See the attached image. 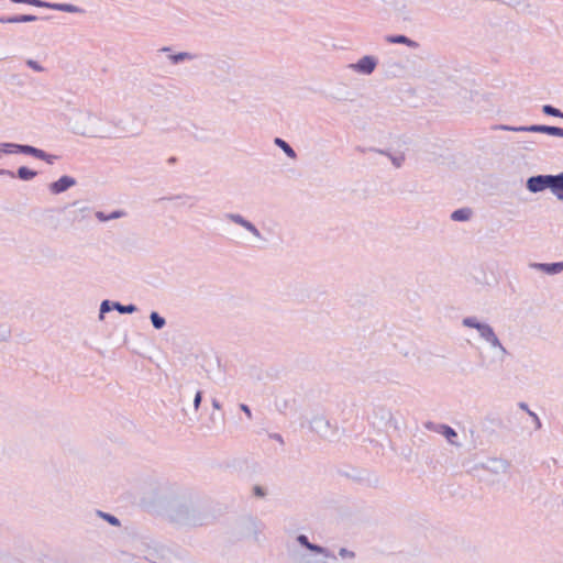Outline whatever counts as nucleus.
<instances>
[{"mask_svg": "<svg viewBox=\"0 0 563 563\" xmlns=\"http://www.w3.org/2000/svg\"><path fill=\"white\" fill-rule=\"evenodd\" d=\"M170 521L190 527L208 526L214 516L205 503L184 499L172 504L167 510Z\"/></svg>", "mask_w": 563, "mask_h": 563, "instance_id": "f257e3e1", "label": "nucleus"}, {"mask_svg": "<svg viewBox=\"0 0 563 563\" xmlns=\"http://www.w3.org/2000/svg\"><path fill=\"white\" fill-rule=\"evenodd\" d=\"M368 151L369 152H375V153H378V154H382V155H385L389 158V155H391V152L389 150H380V148H376V147H368Z\"/></svg>", "mask_w": 563, "mask_h": 563, "instance_id": "c03bdc74", "label": "nucleus"}, {"mask_svg": "<svg viewBox=\"0 0 563 563\" xmlns=\"http://www.w3.org/2000/svg\"><path fill=\"white\" fill-rule=\"evenodd\" d=\"M240 409L246 415L249 419H252V410L246 404H240Z\"/></svg>", "mask_w": 563, "mask_h": 563, "instance_id": "a18cd8bd", "label": "nucleus"}, {"mask_svg": "<svg viewBox=\"0 0 563 563\" xmlns=\"http://www.w3.org/2000/svg\"><path fill=\"white\" fill-rule=\"evenodd\" d=\"M389 159L391 162V164L396 167V168H399L402 166L404 162H405V155L404 154H399V155H389Z\"/></svg>", "mask_w": 563, "mask_h": 563, "instance_id": "72a5a7b5", "label": "nucleus"}, {"mask_svg": "<svg viewBox=\"0 0 563 563\" xmlns=\"http://www.w3.org/2000/svg\"><path fill=\"white\" fill-rule=\"evenodd\" d=\"M241 227L244 228L246 231H249L254 236H256L258 239H264L262 233L260 232V230L256 228V225L253 222H251L250 220L245 219L244 223Z\"/></svg>", "mask_w": 563, "mask_h": 563, "instance_id": "2f4dec72", "label": "nucleus"}, {"mask_svg": "<svg viewBox=\"0 0 563 563\" xmlns=\"http://www.w3.org/2000/svg\"><path fill=\"white\" fill-rule=\"evenodd\" d=\"M0 176H8L11 178H15V172L10 169L0 168Z\"/></svg>", "mask_w": 563, "mask_h": 563, "instance_id": "49530a36", "label": "nucleus"}, {"mask_svg": "<svg viewBox=\"0 0 563 563\" xmlns=\"http://www.w3.org/2000/svg\"><path fill=\"white\" fill-rule=\"evenodd\" d=\"M356 151L361 152V153H365L368 151V148H365V147H362V146H357L356 147Z\"/></svg>", "mask_w": 563, "mask_h": 563, "instance_id": "bf43d9fd", "label": "nucleus"}, {"mask_svg": "<svg viewBox=\"0 0 563 563\" xmlns=\"http://www.w3.org/2000/svg\"><path fill=\"white\" fill-rule=\"evenodd\" d=\"M307 424L311 432H314L320 439L325 441H335L339 434V427L336 422H332L323 415H316Z\"/></svg>", "mask_w": 563, "mask_h": 563, "instance_id": "7ed1b4c3", "label": "nucleus"}, {"mask_svg": "<svg viewBox=\"0 0 563 563\" xmlns=\"http://www.w3.org/2000/svg\"><path fill=\"white\" fill-rule=\"evenodd\" d=\"M338 473L341 476L365 487L376 488L379 484V477L375 473H372L367 470L346 466L344 468H340Z\"/></svg>", "mask_w": 563, "mask_h": 563, "instance_id": "20e7f679", "label": "nucleus"}, {"mask_svg": "<svg viewBox=\"0 0 563 563\" xmlns=\"http://www.w3.org/2000/svg\"><path fill=\"white\" fill-rule=\"evenodd\" d=\"M433 422H428L426 427L431 430H435L440 434H442L451 444L455 443V439L457 438V432L450 427L449 424L440 423L437 424L435 428H433Z\"/></svg>", "mask_w": 563, "mask_h": 563, "instance_id": "2eb2a0df", "label": "nucleus"}, {"mask_svg": "<svg viewBox=\"0 0 563 563\" xmlns=\"http://www.w3.org/2000/svg\"><path fill=\"white\" fill-rule=\"evenodd\" d=\"M32 5L36 7V8H45V9L54 10L55 2H48V1H45V0H33V4Z\"/></svg>", "mask_w": 563, "mask_h": 563, "instance_id": "c9c22d12", "label": "nucleus"}, {"mask_svg": "<svg viewBox=\"0 0 563 563\" xmlns=\"http://www.w3.org/2000/svg\"><path fill=\"white\" fill-rule=\"evenodd\" d=\"M498 350L503 353V355L509 354V352L507 351V349L503 344H501V347H499Z\"/></svg>", "mask_w": 563, "mask_h": 563, "instance_id": "4d7b16f0", "label": "nucleus"}, {"mask_svg": "<svg viewBox=\"0 0 563 563\" xmlns=\"http://www.w3.org/2000/svg\"><path fill=\"white\" fill-rule=\"evenodd\" d=\"M549 187V174H538L527 178L526 188L532 194L547 190Z\"/></svg>", "mask_w": 563, "mask_h": 563, "instance_id": "1a4fd4ad", "label": "nucleus"}, {"mask_svg": "<svg viewBox=\"0 0 563 563\" xmlns=\"http://www.w3.org/2000/svg\"><path fill=\"white\" fill-rule=\"evenodd\" d=\"M161 51H162V52H170L172 49H170V47H169V46H164Z\"/></svg>", "mask_w": 563, "mask_h": 563, "instance_id": "052dcab7", "label": "nucleus"}, {"mask_svg": "<svg viewBox=\"0 0 563 563\" xmlns=\"http://www.w3.org/2000/svg\"><path fill=\"white\" fill-rule=\"evenodd\" d=\"M79 212L81 213V218H86L90 212V209L88 207H82L79 209Z\"/></svg>", "mask_w": 563, "mask_h": 563, "instance_id": "09e8293b", "label": "nucleus"}, {"mask_svg": "<svg viewBox=\"0 0 563 563\" xmlns=\"http://www.w3.org/2000/svg\"><path fill=\"white\" fill-rule=\"evenodd\" d=\"M271 438L280 443H284V439H283L282 434H279V433H273V434H271Z\"/></svg>", "mask_w": 563, "mask_h": 563, "instance_id": "3c124183", "label": "nucleus"}, {"mask_svg": "<svg viewBox=\"0 0 563 563\" xmlns=\"http://www.w3.org/2000/svg\"><path fill=\"white\" fill-rule=\"evenodd\" d=\"M541 110H542V113L548 117L563 119V112L559 108H555L552 104H543Z\"/></svg>", "mask_w": 563, "mask_h": 563, "instance_id": "7c9ffc66", "label": "nucleus"}, {"mask_svg": "<svg viewBox=\"0 0 563 563\" xmlns=\"http://www.w3.org/2000/svg\"><path fill=\"white\" fill-rule=\"evenodd\" d=\"M1 154H23L32 156L36 159L44 161L45 163L53 165L59 156L51 154L42 148L35 147L30 144H20L13 142L0 143V155Z\"/></svg>", "mask_w": 563, "mask_h": 563, "instance_id": "f03ea898", "label": "nucleus"}, {"mask_svg": "<svg viewBox=\"0 0 563 563\" xmlns=\"http://www.w3.org/2000/svg\"><path fill=\"white\" fill-rule=\"evenodd\" d=\"M510 290H511L512 292H515V291H516L515 287H514L511 284H510Z\"/></svg>", "mask_w": 563, "mask_h": 563, "instance_id": "680f3d73", "label": "nucleus"}, {"mask_svg": "<svg viewBox=\"0 0 563 563\" xmlns=\"http://www.w3.org/2000/svg\"><path fill=\"white\" fill-rule=\"evenodd\" d=\"M385 41L389 44H402L415 49L420 46V44L417 41L410 38L405 34H389L385 36Z\"/></svg>", "mask_w": 563, "mask_h": 563, "instance_id": "dca6fc26", "label": "nucleus"}, {"mask_svg": "<svg viewBox=\"0 0 563 563\" xmlns=\"http://www.w3.org/2000/svg\"><path fill=\"white\" fill-rule=\"evenodd\" d=\"M36 176L37 172L27 166H20L15 172V178L22 181H30L34 179Z\"/></svg>", "mask_w": 563, "mask_h": 563, "instance_id": "6ab92c4d", "label": "nucleus"}, {"mask_svg": "<svg viewBox=\"0 0 563 563\" xmlns=\"http://www.w3.org/2000/svg\"><path fill=\"white\" fill-rule=\"evenodd\" d=\"M203 393L201 390H198L194 398V407L196 410L199 409L201 401H202Z\"/></svg>", "mask_w": 563, "mask_h": 563, "instance_id": "ea45409f", "label": "nucleus"}, {"mask_svg": "<svg viewBox=\"0 0 563 563\" xmlns=\"http://www.w3.org/2000/svg\"><path fill=\"white\" fill-rule=\"evenodd\" d=\"M531 128H534V124L518 125V126H515L514 132H530V133H533V129H531Z\"/></svg>", "mask_w": 563, "mask_h": 563, "instance_id": "79ce46f5", "label": "nucleus"}, {"mask_svg": "<svg viewBox=\"0 0 563 563\" xmlns=\"http://www.w3.org/2000/svg\"><path fill=\"white\" fill-rule=\"evenodd\" d=\"M178 161V158L176 156H170L168 159H167V163L173 165V164H176Z\"/></svg>", "mask_w": 563, "mask_h": 563, "instance_id": "6e6d98bb", "label": "nucleus"}, {"mask_svg": "<svg viewBox=\"0 0 563 563\" xmlns=\"http://www.w3.org/2000/svg\"><path fill=\"white\" fill-rule=\"evenodd\" d=\"M462 324L465 328L475 329L479 336L486 341L489 342L495 336V331L493 327L484 321H479L476 317L470 316L465 317L462 320Z\"/></svg>", "mask_w": 563, "mask_h": 563, "instance_id": "39448f33", "label": "nucleus"}, {"mask_svg": "<svg viewBox=\"0 0 563 563\" xmlns=\"http://www.w3.org/2000/svg\"><path fill=\"white\" fill-rule=\"evenodd\" d=\"M518 406H519L520 409H522V410H525L527 412H528V410H530L528 405L526 402H523V401L519 402Z\"/></svg>", "mask_w": 563, "mask_h": 563, "instance_id": "5fc2aeb1", "label": "nucleus"}, {"mask_svg": "<svg viewBox=\"0 0 563 563\" xmlns=\"http://www.w3.org/2000/svg\"><path fill=\"white\" fill-rule=\"evenodd\" d=\"M533 133H543L550 136L563 137V128L548 124H534Z\"/></svg>", "mask_w": 563, "mask_h": 563, "instance_id": "f3484780", "label": "nucleus"}, {"mask_svg": "<svg viewBox=\"0 0 563 563\" xmlns=\"http://www.w3.org/2000/svg\"><path fill=\"white\" fill-rule=\"evenodd\" d=\"M139 310L137 306L134 303L123 305L120 301H115V311L121 314H131Z\"/></svg>", "mask_w": 563, "mask_h": 563, "instance_id": "c756f323", "label": "nucleus"}, {"mask_svg": "<svg viewBox=\"0 0 563 563\" xmlns=\"http://www.w3.org/2000/svg\"><path fill=\"white\" fill-rule=\"evenodd\" d=\"M247 521L249 529L253 532L254 539L257 541L258 534L263 532L265 525L261 520H257L256 518L253 517H250Z\"/></svg>", "mask_w": 563, "mask_h": 563, "instance_id": "393cba45", "label": "nucleus"}, {"mask_svg": "<svg viewBox=\"0 0 563 563\" xmlns=\"http://www.w3.org/2000/svg\"><path fill=\"white\" fill-rule=\"evenodd\" d=\"M96 515L99 518H102L106 522H108L112 527H120L121 526L120 519L117 516H114V515H112L110 512H106V511H102V510H96Z\"/></svg>", "mask_w": 563, "mask_h": 563, "instance_id": "bb28decb", "label": "nucleus"}, {"mask_svg": "<svg viewBox=\"0 0 563 563\" xmlns=\"http://www.w3.org/2000/svg\"><path fill=\"white\" fill-rule=\"evenodd\" d=\"M54 10L67 13H85V9L77 7L73 3L55 2Z\"/></svg>", "mask_w": 563, "mask_h": 563, "instance_id": "5701e85b", "label": "nucleus"}, {"mask_svg": "<svg viewBox=\"0 0 563 563\" xmlns=\"http://www.w3.org/2000/svg\"><path fill=\"white\" fill-rule=\"evenodd\" d=\"M528 415L532 417V420L534 421L536 423V429H541L542 427V422L540 420V418L538 417L537 413H534L533 411L531 410H528Z\"/></svg>", "mask_w": 563, "mask_h": 563, "instance_id": "37998d69", "label": "nucleus"}, {"mask_svg": "<svg viewBox=\"0 0 563 563\" xmlns=\"http://www.w3.org/2000/svg\"><path fill=\"white\" fill-rule=\"evenodd\" d=\"M150 320L155 330H162L166 325V319L157 311H152L150 313Z\"/></svg>", "mask_w": 563, "mask_h": 563, "instance_id": "cd10ccee", "label": "nucleus"}, {"mask_svg": "<svg viewBox=\"0 0 563 563\" xmlns=\"http://www.w3.org/2000/svg\"><path fill=\"white\" fill-rule=\"evenodd\" d=\"M378 65V58L374 55H364L356 63L351 64L350 67L362 75H371L374 73Z\"/></svg>", "mask_w": 563, "mask_h": 563, "instance_id": "6e6552de", "label": "nucleus"}, {"mask_svg": "<svg viewBox=\"0 0 563 563\" xmlns=\"http://www.w3.org/2000/svg\"><path fill=\"white\" fill-rule=\"evenodd\" d=\"M76 185L77 180L75 177L63 175L57 180L52 181L48 185V190L52 195H60Z\"/></svg>", "mask_w": 563, "mask_h": 563, "instance_id": "9d476101", "label": "nucleus"}, {"mask_svg": "<svg viewBox=\"0 0 563 563\" xmlns=\"http://www.w3.org/2000/svg\"><path fill=\"white\" fill-rule=\"evenodd\" d=\"M498 129L504 130V131H512L514 132L515 125L501 124L498 126Z\"/></svg>", "mask_w": 563, "mask_h": 563, "instance_id": "603ef678", "label": "nucleus"}, {"mask_svg": "<svg viewBox=\"0 0 563 563\" xmlns=\"http://www.w3.org/2000/svg\"><path fill=\"white\" fill-rule=\"evenodd\" d=\"M26 66L30 67L31 69H33L34 71H37V73H42L45 70V68L37 62V60H34V59H27L25 62Z\"/></svg>", "mask_w": 563, "mask_h": 563, "instance_id": "e433bc0d", "label": "nucleus"}, {"mask_svg": "<svg viewBox=\"0 0 563 563\" xmlns=\"http://www.w3.org/2000/svg\"><path fill=\"white\" fill-rule=\"evenodd\" d=\"M339 555L342 558H350V559L355 558V553L346 548H341L339 550Z\"/></svg>", "mask_w": 563, "mask_h": 563, "instance_id": "a19ab883", "label": "nucleus"}, {"mask_svg": "<svg viewBox=\"0 0 563 563\" xmlns=\"http://www.w3.org/2000/svg\"><path fill=\"white\" fill-rule=\"evenodd\" d=\"M548 189L561 201H563V172L552 175L549 174Z\"/></svg>", "mask_w": 563, "mask_h": 563, "instance_id": "4468645a", "label": "nucleus"}, {"mask_svg": "<svg viewBox=\"0 0 563 563\" xmlns=\"http://www.w3.org/2000/svg\"><path fill=\"white\" fill-rule=\"evenodd\" d=\"M196 57L195 54H191L189 52H178L174 54L168 55V59L172 64L177 65L179 63H183L185 60H191Z\"/></svg>", "mask_w": 563, "mask_h": 563, "instance_id": "b1692460", "label": "nucleus"}, {"mask_svg": "<svg viewBox=\"0 0 563 563\" xmlns=\"http://www.w3.org/2000/svg\"><path fill=\"white\" fill-rule=\"evenodd\" d=\"M296 541L305 549H308L309 544L311 543L309 538L302 533L296 537Z\"/></svg>", "mask_w": 563, "mask_h": 563, "instance_id": "58836bf2", "label": "nucleus"}, {"mask_svg": "<svg viewBox=\"0 0 563 563\" xmlns=\"http://www.w3.org/2000/svg\"><path fill=\"white\" fill-rule=\"evenodd\" d=\"M11 336V329L7 324H0V341H8Z\"/></svg>", "mask_w": 563, "mask_h": 563, "instance_id": "f704fd0d", "label": "nucleus"}, {"mask_svg": "<svg viewBox=\"0 0 563 563\" xmlns=\"http://www.w3.org/2000/svg\"><path fill=\"white\" fill-rule=\"evenodd\" d=\"M51 18V15L40 18L35 14H14L8 16H0V23H27L37 20H49Z\"/></svg>", "mask_w": 563, "mask_h": 563, "instance_id": "ddd939ff", "label": "nucleus"}, {"mask_svg": "<svg viewBox=\"0 0 563 563\" xmlns=\"http://www.w3.org/2000/svg\"><path fill=\"white\" fill-rule=\"evenodd\" d=\"M126 214L125 211L123 210H113L112 212L110 213H106L103 211H97L96 212V218L100 221V222H106V221H109V220H115V219H119V218H122Z\"/></svg>", "mask_w": 563, "mask_h": 563, "instance_id": "412c9836", "label": "nucleus"}, {"mask_svg": "<svg viewBox=\"0 0 563 563\" xmlns=\"http://www.w3.org/2000/svg\"><path fill=\"white\" fill-rule=\"evenodd\" d=\"M12 3L33 4V0H10Z\"/></svg>", "mask_w": 563, "mask_h": 563, "instance_id": "8fccbe9b", "label": "nucleus"}, {"mask_svg": "<svg viewBox=\"0 0 563 563\" xmlns=\"http://www.w3.org/2000/svg\"><path fill=\"white\" fill-rule=\"evenodd\" d=\"M462 324L465 328L475 329L479 336L486 341L489 342L495 336V331L493 327L484 321H479L476 317L470 316L465 317L462 320Z\"/></svg>", "mask_w": 563, "mask_h": 563, "instance_id": "423d86ee", "label": "nucleus"}, {"mask_svg": "<svg viewBox=\"0 0 563 563\" xmlns=\"http://www.w3.org/2000/svg\"><path fill=\"white\" fill-rule=\"evenodd\" d=\"M488 343H489L493 347H497V349L501 347V344H503V343L500 342L499 338L497 336V334H495V336L493 338V340H490Z\"/></svg>", "mask_w": 563, "mask_h": 563, "instance_id": "de8ad7c7", "label": "nucleus"}, {"mask_svg": "<svg viewBox=\"0 0 563 563\" xmlns=\"http://www.w3.org/2000/svg\"><path fill=\"white\" fill-rule=\"evenodd\" d=\"M509 466L510 463L507 460L499 457H492L486 463H482V468L493 474L506 473Z\"/></svg>", "mask_w": 563, "mask_h": 563, "instance_id": "9b49d317", "label": "nucleus"}, {"mask_svg": "<svg viewBox=\"0 0 563 563\" xmlns=\"http://www.w3.org/2000/svg\"><path fill=\"white\" fill-rule=\"evenodd\" d=\"M386 415L388 416V421H387V423H391V421H393V413H391V411L387 410V411H386Z\"/></svg>", "mask_w": 563, "mask_h": 563, "instance_id": "13d9d810", "label": "nucleus"}, {"mask_svg": "<svg viewBox=\"0 0 563 563\" xmlns=\"http://www.w3.org/2000/svg\"><path fill=\"white\" fill-rule=\"evenodd\" d=\"M274 143H275L276 146H278L286 154L287 157H289L291 159L297 158L296 151L284 139L275 137Z\"/></svg>", "mask_w": 563, "mask_h": 563, "instance_id": "aec40b11", "label": "nucleus"}, {"mask_svg": "<svg viewBox=\"0 0 563 563\" xmlns=\"http://www.w3.org/2000/svg\"><path fill=\"white\" fill-rule=\"evenodd\" d=\"M113 310H115V301L109 299L102 300L99 308V319L103 320L104 314Z\"/></svg>", "mask_w": 563, "mask_h": 563, "instance_id": "c85d7f7f", "label": "nucleus"}, {"mask_svg": "<svg viewBox=\"0 0 563 563\" xmlns=\"http://www.w3.org/2000/svg\"><path fill=\"white\" fill-rule=\"evenodd\" d=\"M473 210L470 207H463L452 211L450 219L455 222H466L471 220Z\"/></svg>", "mask_w": 563, "mask_h": 563, "instance_id": "a211bd4d", "label": "nucleus"}, {"mask_svg": "<svg viewBox=\"0 0 563 563\" xmlns=\"http://www.w3.org/2000/svg\"><path fill=\"white\" fill-rule=\"evenodd\" d=\"M159 200H181L183 203L189 202V207H194L196 205V202L198 201V198L194 197V196L186 195V194H181V195H174V196H169V197H163Z\"/></svg>", "mask_w": 563, "mask_h": 563, "instance_id": "a878e982", "label": "nucleus"}, {"mask_svg": "<svg viewBox=\"0 0 563 563\" xmlns=\"http://www.w3.org/2000/svg\"><path fill=\"white\" fill-rule=\"evenodd\" d=\"M529 267L536 271H540L548 275H556L563 272V261L562 262H552V263H529Z\"/></svg>", "mask_w": 563, "mask_h": 563, "instance_id": "f8f14e48", "label": "nucleus"}, {"mask_svg": "<svg viewBox=\"0 0 563 563\" xmlns=\"http://www.w3.org/2000/svg\"><path fill=\"white\" fill-rule=\"evenodd\" d=\"M307 550L312 552V553H316V554H321L324 558H330L332 560H336V556H335V554L333 552H331L328 548L322 547L320 544L311 542Z\"/></svg>", "mask_w": 563, "mask_h": 563, "instance_id": "4be33fe9", "label": "nucleus"}, {"mask_svg": "<svg viewBox=\"0 0 563 563\" xmlns=\"http://www.w3.org/2000/svg\"><path fill=\"white\" fill-rule=\"evenodd\" d=\"M225 218L238 225H242L246 218L239 213H227Z\"/></svg>", "mask_w": 563, "mask_h": 563, "instance_id": "473e14b6", "label": "nucleus"}, {"mask_svg": "<svg viewBox=\"0 0 563 563\" xmlns=\"http://www.w3.org/2000/svg\"><path fill=\"white\" fill-rule=\"evenodd\" d=\"M462 324L465 328L475 329L479 336L486 341L489 342L495 336V331L493 327L484 321H479L476 317L470 316L465 317L462 320Z\"/></svg>", "mask_w": 563, "mask_h": 563, "instance_id": "0eeeda50", "label": "nucleus"}, {"mask_svg": "<svg viewBox=\"0 0 563 563\" xmlns=\"http://www.w3.org/2000/svg\"><path fill=\"white\" fill-rule=\"evenodd\" d=\"M212 407H213L214 409L220 410V409H221V404H220V401H219L218 399L213 398V399H212Z\"/></svg>", "mask_w": 563, "mask_h": 563, "instance_id": "864d4df0", "label": "nucleus"}, {"mask_svg": "<svg viewBox=\"0 0 563 563\" xmlns=\"http://www.w3.org/2000/svg\"><path fill=\"white\" fill-rule=\"evenodd\" d=\"M253 494H254V496H256L258 498H264L267 495V490L265 487H263L261 485H254Z\"/></svg>", "mask_w": 563, "mask_h": 563, "instance_id": "4c0bfd02", "label": "nucleus"}]
</instances>
